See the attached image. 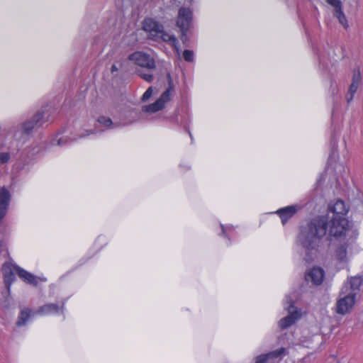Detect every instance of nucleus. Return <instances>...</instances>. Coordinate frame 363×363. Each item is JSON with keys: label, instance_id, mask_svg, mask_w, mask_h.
Listing matches in <instances>:
<instances>
[{"label": "nucleus", "instance_id": "bb28decb", "mask_svg": "<svg viewBox=\"0 0 363 363\" xmlns=\"http://www.w3.org/2000/svg\"><path fill=\"white\" fill-rule=\"evenodd\" d=\"M183 57L186 62H192L194 60V52L189 50H185L183 52Z\"/></svg>", "mask_w": 363, "mask_h": 363}, {"label": "nucleus", "instance_id": "cd10ccee", "mask_svg": "<svg viewBox=\"0 0 363 363\" xmlns=\"http://www.w3.org/2000/svg\"><path fill=\"white\" fill-rule=\"evenodd\" d=\"M327 3L335 8V11L342 9V2L340 0H326Z\"/></svg>", "mask_w": 363, "mask_h": 363}, {"label": "nucleus", "instance_id": "7ed1b4c3", "mask_svg": "<svg viewBox=\"0 0 363 363\" xmlns=\"http://www.w3.org/2000/svg\"><path fill=\"white\" fill-rule=\"evenodd\" d=\"M143 28L148 33V38L155 41H164L171 43L174 48H177V39L173 35L164 31L163 26L151 18H145L143 23Z\"/></svg>", "mask_w": 363, "mask_h": 363}, {"label": "nucleus", "instance_id": "20e7f679", "mask_svg": "<svg viewBox=\"0 0 363 363\" xmlns=\"http://www.w3.org/2000/svg\"><path fill=\"white\" fill-rule=\"evenodd\" d=\"M355 297V292H348V286H343L340 294V298L336 304L337 313L338 314L345 315L350 312L354 305Z\"/></svg>", "mask_w": 363, "mask_h": 363}, {"label": "nucleus", "instance_id": "473e14b6", "mask_svg": "<svg viewBox=\"0 0 363 363\" xmlns=\"http://www.w3.org/2000/svg\"><path fill=\"white\" fill-rule=\"evenodd\" d=\"M116 71H118V67H116V65H113L111 66V72H113H113H116Z\"/></svg>", "mask_w": 363, "mask_h": 363}, {"label": "nucleus", "instance_id": "39448f33", "mask_svg": "<svg viewBox=\"0 0 363 363\" xmlns=\"http://www.w3.org/2000/svg\"><path fill=\"white\" fill-rule=\"evenodd\" d=\"M285 308L289 315L281 318L279 322V326L284 330L294 324L301 317V311L294 306V302L289 296L285 297Z\"/></svg>", "mask_w": 363, "mask_h": 363}, {"label": "nucleus", "instance_id": "0eeeda50", "mask_svg": "<svg viewBox=\"0 0 363 363\" xmlns=\"http://www.w3.org/2000/svg\"><path fill=\"white\" fill-rule=\"evenodd\" d=\"M169 80V87L162 94L160 97L153 104L144 106L142 111L147 113H155L162 110L164 104L171 99V94L173 91V84L170 74H167Z\"/></svg>", "mask_w": 363, "mask_h": 363}, {"label": "nucleus", "instance_id": "f03ea898", "mask_svg": "<svg viewBox=\"0 0 363 363\" xmlns=\"http://www.w3.org/2000/svg\"><path fill=\"white\" fill-rule=\"evenodd\" d=\"M328 218V232L330 239L337 241L347 240L348 238H357L359 233L354 229L347 218H330V215H325Z\"/></svg>", "mask_w": 363, "mask_h": 363}, {"label": "nucleus", "instance_id": "f8f14e48", "mask_svg": "<svg viewBox=\"0 0 363 363\" xmlns=\"http://www.w3.org/2000/svg\"><path fill=\"white\" fill-rule=\"evenodd\" d=\"M347 212L348 208H347L345 202L338 199L328 206L326 215H330V218H346L345 216Z\"/></svg>", "mask_w": 363, "mask_h": 363}, {"label": "nucleus", "instance_id": "6ab92c4d", "mask_svg": "<svg viewBox=\"0 0 363 363\" xmlns=\"http://www.w3.org/2000/svg\"><path fill=\"white\" fill-rule=\"evenodd\" d=\"M11 199L9 191L5 188L0 189V222L6 216Z\"/></svg>", "mask_w": 363, "mask_h": 363}, {"label": "nucleus", "instance_id": "c9c22d12", "mask_svg": "<svg viewBox=\"0 0 363 363\" xmlns=\"http://www.w3.org/2000/svg\"><path fill=\"white\" fill-rule=\"evenodd\" d=\"M306 259L307 261H308V260H310V259H311V257H309V258H306Z\"/></svg>", "mask_w": 363, "mask_h": 363}, {"label": "nucleus", "instance_id": "dca6fc26", "mask_svg": "<svg viewBox=\"0 0 363 363\" xmlns=\"http://www.w3.org/2000/svg\"><path fill=\"white\" fill-rule=\"evenodd\" d=\"M362 77L359 69L354 70L352 83L349 87L348 93L346 95L347 103H350L354 97V94L357 92V89L361 83Z\"/></svg>", "mask_w": 363, "mask_h": 363}, {"label": "nucleus", "instance_id": "ddd939ff", "mask_svg": "<svg viewBox=\"0 0 363 363\" xmlns=\"http://www.w3.org/2000/svg\"><path fill=\"white\" fill-rule=\"evenodd\" d=\"M43 115V112L38 111L30 119L26 121L22 125L23 133L29 134L33 130L40 127L45 122Z\"/></svg>", "mask_w": 363, "mask_h": 363}, {"label": "nucleus", "instance_id": "2eb2a0df", "mask_svg": "<svg viewBox=\"0 0 363 363\" xmlns=\"http://www.w3.org/2000/svg\"><path fill=\"white\" fill-rule=\"evenodd\" d=\"M97 121L101 126L104 127V129L103 130H106L114 129L120 126L128 125L133 123L135 121L132 120L129 121H121L120 122H113L110 118L102 116L99 117Z\"/></svg>", "mask_w": 363, "mask_h": 363}, {"label": "nucleus", "instance_id": "4be33fe9", "mask_svg": "<svg viewBox=\"0 0 363 363\" xmlns=\"http://www.w3.org/2000/svg\"><path fill=\"white\" fill-rule=\"evenodd\" d=\"M362 282L363 279L362 277H352L350 279L349 282L345 284L344 286H348V292L352 291L357 294Z\"/></svg>", "mask_w": 363, "mask_h": 363}, {"label": "nucleus", "instance_id": "7c9ffc66", "mask_svg": "<svg viewBox=\"0 0 363 363\" xmlns=\"http://www.w3.org/2000/svg\"><path fill=\"white\" fill-rule=\"evenodd\" d=\"M152 88L150 86L143 94V95L142 96V100L145 101L149 99L150 98V96H152Z\"/></svg>", "mask_w": 363, "mask_h": 363}, {"label": "nucleus", "instance_id": "aec40b11", "mask_svg": "<svg viewBox=\"0 0 363 363\" xmlns=\"http://www.w3.org/2000/svg\"><path fill=\"white\" fill-rule=\"evenodd\" d=\"M296 206H288L286 207L279 209L277 211V213L279 216L282 224L285 225L287 221L296 213Z\"/></svg>", "mask_w": 363, "mask_h": 363}, {"label": "nucleus", "instance_id": "5701e85b", "mask_svg": "<svg viewBox=\"0 0 363 363\" xmlns=\"http://www.w3.org/2000/svg\"><path fill=\"white\" fill-rule=\"evenodd\" d=\"M285 353V348L284 347H280L276 350L272 351L270 352H268L267 354H264L266 357L268 359V360H274L276 359L281 356H283Z\"/></svg>", "mask_w": 363, "mask_h": 363}, {"label": "nucleus", "instance_id": "f3484780", "mask_svg": "<svg viewBox=\"0 0 363 363\" xmlns=\"http://www.w3.org/2000/svg\"><path fill=\"white\" fill-rule=\"evenodd\" d=\"M64 310L65 303H62L61 307H60L56 303H47L40 306L38 309V311H36V313L40 315H49L53 314H58L59 313L64 314Z\"/></svg>", "mask_w": 363, "mask_h": 363}, {"label": "nucleus", "instance_id": "b1692460", "mask_svg": "<svg viewBox=\"0 0 363 363\" xmlns=\"http://www.w3.org/2000/svg\"><path fill=\"white\" fill-rule=\"evenodd\" d=\"M334 15L338 19L340 23L342 26H344L345 28H347V26H348L347 21V18L342 11V9L335 11Z\"/></svg>", "mask_w": 363, "mask_h": 363}, {"label": "nucleus", "instance_id": "a878e982", "mask_svg": "<svg viewBox=\"0 0 363 363\" xmlns=\"http://www.w3.org/2000/svg\"><path fill=\"white\" fill-rule=\"evenodd\" d=\"M69 142L68 138L61 137L60 138H53L51 140L50 143L52 145H58L60 147H62L65 145H67Z\"/></svg>", "mask_w": 363, "mask_h": 363}, {"label": "nucleus", "instance_id": "9d476101", "mask_svg": "<svg viewBox=\"0 0 363 363\" xmlns=\"http://www.w3.org/2000/svg\"><path fill=\"white\" fill-rule=\"evenodd\" d=\"M128 60L136 65L148 70H152L156 67L154 58L142 51H136L130 54L128 56Z\"/></svg>", "mask_w": 363, "mask_h": 363}, {"label": "nucleus", "instance_id": "72a5a7b5", "mask_svg": "<svg viewBox=\"0 0 363 363\" xmlns=\"http://www.w3.org/2000/svg\"><path fill=\"white\" fill-rule=\"evenodd\" d=\"M94 133V130L87 131V135Z\"/></svg>", "mask_w": 363, "mask_h": 363}, {"label": "nucleus", "instance_id": "2f4dec72", "mask_svg": "<svg viewBox=\"0 0 363 363\" xmlns=\"http://www.w3.org/2000/svg\"><path fill=\"white\" fill-rule=\"evenodd\" d=\"M268 359L264 354H261L257 357L255 363H267Z\"/></svg>", "mask_w": 363, "mask_h": 363}, {"label": "nucleus", "instance_id": "4468645a", "mask_svg": "<svg viewBox=\"0 0 363 363\" xmlns=\"http://www.w3.org/2000/svg\"><path fill=\"white\" fill-rule=\"evenodd\" d=\"M325 277V271L320 267H314L311 269L305 275L307 282L313 285H320L323 283Z\"/></svg>", "mask_w": 363, "mask_h": 363}, {"label": "nucleus", "instance_id": "9b49d317", "mask_svg": "<svg viewBox=\"0 0 363 363\" xmlns=\"http://www.w3.org/2000/svg\"><path fill=\"white\" fill-rule=\"evenodd\" d=\"M18 268L21 267L12 262H5L2 266L4 280L8 290L16 279L15 273L18 274Z\"/></svg>", "mask_w": 363, "mask_h": 363}, {"label": "nucleus", "instance_id": "6e6552de", "mask_svg": "<svg viewBox=\"0 0 363 363\" xmlns=\"http://www.w3.org/2000/svg\"><path fill=\"white\" fill-rule=\"evenodd\" d=\"M169 80V87L162 94L160 97L153 104L144 106L142 111L147 113H155L162 110L164 104L171 99V94L173 91V84L170 74H167Z\"/></svg>", "mask_w": 363, "mask_h": 363}, {"label": "nucleus", "instance_id": "f704fd0d", "mask_svg": "<svg viewBox=\"0 0 363 363\" xmlns=\"http://www.w3.org/2000/svg\"><path fill=\"white\" fill-rule=\"evenodd\" d=\"M189 133L190 137L192 138L191 133L189 131Z\"/></svg>", "mask_w": 363, "mask_h": 363}, {"label": "nucleus", "instance_id": "412c9836", "mask_svg": "<svg viewBox=\"0 0 363 363\" xmlns=\"http://www.w3.org/2000/svg\"><path fill=\"white\" fill-rule=\"evenodd\" d=\"M35 314H37L36 311L33 312L29 308H23L19 313L16 325L19 327L25 325L30 318Z\"/></svg>", "mask_w": 363, "mask_h": 363}, {"label": "nucleus", "instance_id": "f257e3e1", "mask_svg": "<svg viewBox=\"0 0 363 363\" xmlns=\"http://www.w3.org/2000/svg\"><path fill=\"white\" fill-rule=\"evenodd\" d=\"M325 215L315 216L300 228L298 242L308 255L315 254L323 246V239L328 232Z\"/></svg>", "mask_w": 363, "mask_h": 363}, {"label": "nucleus", "instance_id": "1a4fd4ad", "mask_svg": "<svg viewBox=\"0 0 363 363\" xmlns=\"http://www.w3.org/2000/svg\"><path fill=\"white\" fill-rule=\"evenodd\" d=\"M192 21V11L187 8L182 7L179 10L177 25L182 32L181 40H187V31Z\"/></svg>", "mask_w": 363, "mask_h": 363}, {"label": "nucleus", "instance_id": "a211bd4d", "mask_svg": "<svg viewBox=\"0 0 363 363\" xmlns=\"http://www.w3.org/2000/svg\"><path fill=\"white\" fill-rule=\"evenodd\" d=\"M18 277L28 284L37 286L39 281L43 282L47 281V279L45 277H38L23 268H18Z\"/></svg>", "mask_w": 363, "mask_h": 363}, {"label": "nucleus", "instance_id": "423d86ee", "mask_svg": "<svg viewBox=\"0 0 363 363\" xmlns=\"http://www.w3.org/2000/svg\"><path fill=\"white\" fill-rule=\"evenodd\" d=\"M356 240L357 238L350 237L347 240L338 241L333 252V259L338 263H347L348 261V254L355 244Z\"/></svg>", "mask_w": 363, "mask_h": 363}, {"label": "nucleus", "instance_id": "393cba45", "mask_svg": "<svg viewBox=\"0 0 363 363\" xmlns=\"http://www.w3.org/2000/svg\"><path fill=\"white\" fill-rule=\"evenodd\" d=\"M222 234L227 238L230 240V237L233 235V233L234 232V227L231 225H221Z\"/></svg>", "mask_w": 363, "mask_h": 363}, {"label": "nucleus", "instance_id": "c85d7f7f", "mask_svg": "<svg viewBox=\"0 0 363 363\" xmlns=\"http://www.w3.org/2000/svg\"><path fill=\"white\" fill-rule=\"evenodd\" d=\"M138 75L145 81L151 82L153 80V75L152 74L138 72Z\"/></svg>", "mask_w": 363, "mask_h": 363}, {"label": "nucleus", "instance_id": "c756f323", "mask_svg": "<svg viewBox=\"0 0 363 363\" xmlns=\"http://www.w3.org/2000/svg\"><path fill=\"white\" fill-rule=\"evenodd\" d=\"M10 154L9 152H1L0 153V163L4 164L9 162L10 160Z\"/></svg>", "mask_w": 363, "mask_h": 363}]
</instances>
